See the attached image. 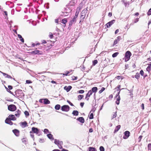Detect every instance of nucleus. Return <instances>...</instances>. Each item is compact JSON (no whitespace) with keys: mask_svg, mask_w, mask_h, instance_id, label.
Listing matches in <instances>:
<instances>
[{"mask_svg":"<svg viewBox=\"0 0 151 151\" xmlns=\"http://www.w3.org/2000/svg\"><path fill=\"white\" fill-rule=\"evenodd\" d=\"M87 10L85 9H84L82 11L80 18V19H81L80 22H81V21H83L84 19L86 17V14L87 13Z\"/></svg>","mask_w":151,"mask_h":151,"instance_id":"f257e3e1","label":"nucleus"},{"mask_svg":"<svg viewBox=\"0 0 151 151\" xmlns=\"http://www.w3.org/2000/svg\"><path fill=\"white\" fill-rule=\"evenodd\" d=\"M132 55L131 53L128 51L126 52L125 54V56L123 59H124L125 62L128 61L130 58V57Z\"/></svg>","mask_w":151,"mask_h":151,"instance_id":"f03ea898","label":"nucleus"},{"mask_svg":"<svg viewBox=\"0 0 151 151\" xmlns=\"http://www.w3.org/2000/svg\"><path fill=\"white\" fill-rule=\"evenodd\" d=\"M17 107L14 104H10L8 106V110L11 111H14L17 109Z\"/></svg>","mask_w":151,"mask_h":151,"instance_id":"7ed1b4c3","label":"nucleus"},{"mask_svg":"<svg viewBox=\"0 0 151 151\" xmlns=\"http://www.w3.org/2000/svg\"><path fill=\"white\" fill-rule=\"evenodd\" d=\"M54 143L57 145L59 148L60 149H62L63 147L62 145L63 144V142L62 141H60L59 140L57 139H55L54 140Z\"/></svg>","mask_w":151,"mask_h":151,"instance_id":"20e7f679","label":"nucleus"},{"mask_svg":"<svg viewBox=\"0 0 151 151\" xmlns=\"http://www.w3.org/2000/svg\"><path fill=\"white\" fill-rule=\"evenodd\" d=\"M62 13L63 14H67L71 12L72 10L69 7L64 8L63 10Z\"/></svg>","mask_w":151,"mask_h":151,"instance_id":"39448f33","label":"nucleus"},{"mask_svg":"<svg viewBox=\"0 0 151 151\" xmlns=\"http://www.w3.org/2000/svg\"><path fill=\"white\" fill-rule=\"evenodd\" d=\"M39 102L41 103H44L45 104H49L50 103V101L47 99H40Z\"/></svg>","mask_w":151,"mask_h":151,"instance_id":"423d86ee","label":"nucleus"},{"mask_svg":"<svg viewBox=\"0 0 151 151\" xmlns=\"http://www.w3.org/2000/svg\"><path fill=\"white\" fill-rule=\"evenodd\" d=\"M23 92L21 90H17L15 91V96L17 97H21L22 96Z\"/></svg>","mask_w":151,"mask_h":151,"instance_id":"0eeeda50","label":"nucleus"},{"mask_svg":"<svg viewBox=\"0 0 151 151\" xmlns=\"http://www.w3.org/2000/svg\"><path fill=\"white\" fill-rule=\"evenodd\" d=\"M61 109L63 111L67 112L69 110L70 107L67 105H64L61 107Z\"/></svg>","mask_w":151,"mask_h":151,"instance_id":"6e6552de","label":"nucleus"},{"mask_svg":"<svg viewBox=\"0 0 151 151\" xmlns=\"http://www.w3.org/2000/svg\"><path fill=\"white\" fill-rule=\"evenodd\" d=\"M39 129L35 127H32V131H30V133L32 134L33 133L38 134L39 133Z\"/></svg>","mask_w":151,"mask_h":151,"instance_id":"1a4fd4ad","label":"nucleus"},{"mask_svg":"<svg viewBox=\"0 0 151 151\" xmlns=\"http://www.w3.org/2000/svg\"><path fill=\"white\" fill-rule=\"evenodd\" d=\"M120 91L118 93V94L116 95V97H117L116 100V103L117 105H119V101L120 99V98L119 94L120 93Z\"/></svg>","mask_w":151,"mask_h":151,"instance_id":"9d476101","label":"nucleus"},{"mask_svg":"<svg viewBox=\"0 0 151 151\" xmlns=\"http://www.w3.org/2000/svg\"><path fill=\"white\" fill-rule=\"evenodd\" d=\"M20 125L22 128H25L28 126V124L27 122L24 121L21 122L20 123Z\"/></svg>","mask_w":151,"mask_h":151,"instance_id":"9b49d317","label":"nucleus"},{"mask_svg":"<svg viewBox=\"0 0 151 151\" xmlns=\"http://www.w3.org/2000/svg\"><path fill=\"white\" fill-rule=\"evenodd\" d=\"M60 22L62 24H63V27H65L66 26V23L68 22L67 19V18L63 19L61 20Z\"/></svg>","mask_w":151,"mask_h":151,"instance_id":"f8f14e48","label":"nucleus"},{"mask_svg":"<svg viewBox=\"0 0 151 151\" xmlns=\"http://www.w3.org/2000/svg\"><path fill=\"white\" fill-rule=\"evenodd\" d=\"M92 93L91 91V90L88 91V93L86 94L85 99L86 100L88 101L89 100V98L92 94Z\"/></svg>","mask_w":151,"mask_h":151,"instance_id":"ddd939ff","label":"nucleus"},{"mask_svg":"<svg viewBox=\"0 0 151 151\" xmlns=\"http://www.w3.org/2000/svg\"><path fill=\"white\" fill-rule=\"evenodd\" d=\"M31 53L32 54L35 55L38 54L41 55L42 54V52L37 50H35L34 51H32V52Z\"/></svg>","mask_w":151,"mask_h":151,"instance_id":"4468645a","label":"nucleus"},{"mask_svg":"<svg viewBox=\"0 0 151 151\" xmlns=\"http://www.w3.org/2000/svg\"><path fill=\"white\" fill-rule=\"evenodd\" d=\"M115 21V20H113L107 23L106 24V26L107 27L109 28L114 23Z\"/></svg>","mask_w":151,"mask_h":151,"instance_id":"2eb2a0df","label":"nucleus"},{"mask_svg":"<svg viewBox=\"0 0 151 151\" xmlns=\"http://www.w3.org/2000/svg\"><path fill=\"white\" fill-rule=\"evenodd\" d=\"M11 120L8 118H7L5 120V123L12 125L13 124V123L11 121Z\"/></svg>","mask_w":151,"mask_h":151,"instance_id":"dca6fc26","label":"nucleus"},{"mask_svg":"<svg viewBox=\"0 0 151 151\" xmlns=\"http://www.w3.org/2000/svg\"><path fill=\"white\" fill-rule=\"evenodd\" d=\"M121 39V37L120 36H119L116 39L114 42V44H113V46L116 45L119 42V41Z\"/></svg>","mask_w":151,"mask_h":151,"instance_id":"f3484780","label":"nucleus"},{"mask_svg":"<svg viewBox=\"0 0 151 151\" xmlns=\"http://www.w3.org/2000/svg\"><path fill=\"white\" fill-rule=\"evenodd\" d=\"M12 132L17 137H18L19 135V131L17 129H14L12 130Z\"/></svg>","mask_w":151,"mask_h":151,"instance_id":"a211bd4d","label":"nucleus"},{"mask_svg":"<svg viewBox=\"0 0 151 151\" xmlns=\"http://www.w3.org/2000/svg\"><path fill=\"white\" fill-rule=\"evenodd\" d=\"M124 135L123 138L124 139H127L129 136L130 132L128 131H126L124 132Z\"/></svg>","mask_w":151,"mask_h":151,"instance_id":"6ab92c4d","label":"nucleus"},{"mask_svg":"<svg viewBox=\"0 0 151 151\" xmlns=\"http://www.w3.org/2000/svg\"><path fill=\"white\" fill-rule=\"evenodd\" d=\"M8 118L13 121H15L17 119V118L15 116V115L13 114H10L8 116Z\"/></svg>","mask_w":151,"mask_h":151,"instance_id":"aec40b11","label":"nucleus"},{"mask_svg":"<svg viewBox=\"0 0 151 151\" xmlns=\"http://www.w3.org/2000/svg\"><path fill=\"white\" fill-rule=\"evenodd\" d=\"M95 111L94 110H93V109L91 110L90 112V114L89 116V119H92L93 118V113H94Z\"/></svg>","mask_w":151,"mask_h":151,"instance_id":"412c9836","label":"nucleus"},{"mask_svg":"<svg viewBox=\"0 0 151 151\" xmlns=\"http://www.w3.org/2000/svg\"><path fill=\"white\" fill-rule=\"evenodd\" d=\"M77 18L74 17L69 22V26H71L73 23H76Z\"/></svg>","mask_w":151,"mask_h":151,"instance_id":"4be33fe9","label":"nucleus"},{"mask_svg":"<svg viewBox=\"0 0 151 151\" xmlns=\"http://www.w3.org/2000/svg\"><path fill=\"white\" fill-rule=\"evenodd\" d=\"M21 114V111L19 109H18L15 112V116L19 118V117L20 115Z\"/></svg>","mask_w":151,"mask_h":151,"instance_id":"5701e85b","label":"nucleus"},{"mask_svg":"<svg viewBox=\"0 0 151 151\" xmlns=\"http://www.w3.org/2000/svg\"><path fill=\"white\" fill-rule=\"evenodd\" d=\"M77 120L82 123H83L85 122V119L82 117H79L77 119Z\"/></svg>","mask_w":151,"mask_h":151,"instance_id":"b1692460","label":"nucleus"},{"mask_svg":"<svg viewBox=\"0 0 151 151\" xmlns=\"http://www.w3.org/2000/svg\"><path fill=\"white\" fill-rule=\"evenodd\" d=\"M71 88L72 87L71 86H65L64 88V89L67 92L69 91Z\"/></svg>","mask_w":151,"mask_h":151,"instance_id":"393cba45","label":"nucleus"},{"mask_svg":"<svg viewBox=\"0 0 151 151\" xmlns=\"http://www.w3.org/2000/svg\"><path fill=\"white\" fill-rule=\"evenodd\" d=\"M98 90V88L97 87H94L92 88L91 89V92L94 93H96L97 91Z\"/></svg>","mask_w":151,"mask_h":151,"instance_id":"a878e982","label":"nucleus"},{"mask_svg":"<svg viewBox=\"0 0 151 151\" xmlns=\"http://www.w3.org/2000/svg\"><path fill=\"white\" fill-rule=\"evenodd\" d=\"M121 127V125H118L115 128V130H114V133H116L117 132L120 128Z\"/></svg>","mask_w":151,"mask_h":151,"instance_id":"bb28decb","label":"nucleus"},{"mask_svg":"<svg viewBox=\"0 0 151 151\" xmlns=\"http://www.w3.org/2000/svg\"><path fill=\"white\" fill-rule=\"evenodd\" d=\"M69 6H74L75 5V3L74 0H71L69 3Z\"/></svg>","mask_w":151,"mask_h":151,"instance_id":"cd10ccee","label":"nucleus"},{"mask_svg":"<svg viewBox=\"0 0 151 151\" xmlns=\"http://www.w3.org/2000/svg\"><path fill=\"white\" fill-rule=\"evenodd\" d=\"M18 38L20 39V41L23 43H24V39L22 37V36L19 34H18Z\"/></svg>","mask_w":151,"mask_h":151,"instance_id":"c85d7f7f","label":"nucleus"},{"mask_svg":"<svg viewBox=\"0 0 151 151\" xmlns=\"http://www.w3.org/2000/svg\"><path fill=\"white\" fill-rule=\"evenodd\" d=\"M88 149V151H96V148L92 147H89Z\"/></svg>","mask_w":151,"mask_h":151,"instance_id":"c756f323","label":"nucleus"},{"mask_svg":"<svg viewBox=\"0 0 151 151\" xmlns=\"http://www.w3.org/2000/svg\"><path fill=\"white\" fill-rule=\"evenodd\" d=\"M78 112L77 110H74L73 111L72 114L75 116H78Z\"/></svg>","mask_w":151,"mask_h":151,"instance_id":"7c9ffc66","label":"nucleus"},{"mask_svg":"<svg viewBox=\"0 0 151 151\" xmlns=\"http://www.w3.org/2000/svg\"><path fill=\"white\" fill-rule=\"evenodd\" d=\"M8 89H9V90H8L7 92H9V93H12V92H11V91H10V90L12 89L13 88L12 86H10V85L8 86Z\"/></svg>","mask_w":151,"mask_h":151,"instance_id":"2f4dec72","label":"nucleus"},{"mask_svg":"<svg viewBox=\"0 0 151 151\" xmlns=\"http://www.w3.org/2000/svg\"><path fill=\"white\" fill-rule=\"evenodd\" d=\"M124 77H123L122 76H117L115 78H116V79L118 80H122V79H124Z\"/></svg>","mask_w":151,"mask_h":151,"instance_id":"473e14b6","label":"nucleus"},{"mask_svg":"<svg viewBox=\"0 0 151 151\" xmlns=\"http://www.w3.org/2000/svg\"><path fill=\"white\" fill-rule=\"evenodd\" d=\"M60 108V106L59 104H57L55 106V108L56 110H58Z\"/></svg>","mask_w":151,"mask_h":151,"instance_id":"72a5a7b5","label":"nucleus"},{"mask_svg":"<svg viewBox=\"0 0 151 151\" xmlns=\"http://www.w3.org/2000/svg\"><path fill=\"white\" fill-rule=\"evenodd\" d=\"M117 116L116 112H115L113 113L112 114V119H113L116 117Z\"/></svg>","mask_w":151,"mask_h":151,"instance_id":"f704fd0d","label":"nucleus"},{"mask_svg":"<svg viewBox=\"0 0 151 151\" xmlns=\"http://www.w3.org/2000/svg\"><path fill=\"white\" fill-rule=\"evenodd\" d=\"M148 66L147 67V70H151V63L148 64Z\"/></svg>","mask_w":151,"mask_h":151,"instance_id":"c9c22d12","label":"nucleus"},{"mask_svg":"<svg viewBox=\"0 0 151 151\" xmlns=\"http://www.w3.org/2000/svg\"><path fill=\"white\" fill-rule=\"evenodd\" d=\"M98 61L97 60H95L93 61V66L95 65L96 64L98 63Z\"/></svg>","mask_w":151,"mask_h":151,"instance_id":"e433bc0d","label":"nucleus"},{"mask_svg":"<svg viewBox=\"0 0 151 151\" xmlns=\"http://www.w3.org/2000/svg\"><path fill=\"white\" fill-rule=\"evenodd\" d=\"M47 136L48 138L50 139H53V135L51 134H49L47 135Z\"/></svg>","mask_w":151,"mask_h":151,"instance_id":"4c0bfd02","label":"nucleus"},{"mask_svg":"<svg viewBox=\"0 0 151 151\" xmlns=\"http://www.w3.org/2000/svg\"><path fill=\"white\" fill-rule=\"evenodd\" d=\"M105 88L104 87H102L100 90L99 91V93L100 94L101 93L105 90Z\"/></svg>","mask_w":151,"mask_h":151,"instance_id":"58836bf2","label":"nucleus"},{"mask_svg":"<svg viewBox=\"0 0 151 151\" xmlns=\"http://www.w3.org/2000/svg\"><path fill=\"white\" fill-rule=\"evenodd\" d=\"M139 74L138 73H136L135 76V77L137 79H138L139 78Z\"/></svg>","mask_w":151,"mask_h":151,"instance_id":"ea45409f","label":"nucleus"},{"mask_svg":"<svg viewBox=\"0 0 151 151\" xmlns=\"http://www.w3.org/2000/svg\"><path fill=\"white\" fill-rule=\"evenodd\" d=\"M119 54V53L118 52H115L112 55V56L113 58H115Z\"/></svg>","mask_w":151,"mask_h":151,"instance_id":"a19ab883","label":"nucleus"},{"mask_svg":"<svg viewBox=\"0 0 151 151\" xmlns=\"http://www.w3.org/2000/svg\"><path fill=\"white\" fill-rule=\"evenodd\" d=\"M83 95H79L78 96V100L81 99L83 97Z\"/></svg>","mask_w":151,"mask_h":151,"instance_id":"79ce46f5","label":"nucleus"},{"mask_svg":"<svg viewBox=\"0 0 151 151\" xmlns=\"http://www.w3.org/2000/svg\"><path fill=\"white\" fill-rule=\"evenodd\" d=\"M79 12V11L78 12L76 11L75 13V16H74V17L77 18Z\"/></svg>","mask_w":151,"mask_h":151,"instance_id":"37998d69","label":"nucleus"},{"mask_svg":"<svg viewBox=\"0 0 151 151\" xmlns=\"http://www.w3.org/2000/svg\"><path fill=\"white\" fill-rule=\"evenodd\" d=\"M140 17L134 19V23H136L139 21V19Z\"/></svg>","mask_w":151,"mask_h":151,"instance_id":"c03bdc74","label":"nucleus"},{"mask_svg":"<svg viewBox=\"0 0 151 151\" xmlns=\"http://www.w3.org/2000/svg\"><path fill=\"white\" fill-rule=\"evenodd\" d=\"M24 114L26 116H28L29 115V113L27 111H25L24 112Z\"/></svg>","mask_w":151,"mask_h":151,"instance_id":"a18cd8bd","label":"nucleus"},{"mask_svg":"<svg viewBox=\"0 0 151 151\" xmlns=\"http://www.w3.org/2000/svg\"><path fill=\"white\" fill-rule=\"evenodd\" d=\"M148 148L149 150H151V143H149L148 145Z\"/></svg>","mask_w":151,"mask_h":151,"instance_id":"49530a36","label":"nucleus"},{"mask_svg":"<svg viewBox=\"0 0 151 151\" xmlns=\"http://www.w3.org/2000/svg\"><path fill=\"white\" fill-rule=\"evenodd\" d=\"M99 149L101 151H104V148L103 146H101L100 147Z\"/></svg>","mask_w":151,"mask_h":151,"instance_id":"de8ad7c7","label":"nucleus"},{"mask_svg":"<svg viewBox=\"0 0 151 151\" xmlns=\"http://www.w3.org/2000/svg\"><path fill=\"white\" fill-rule=\"evenodd\" d=\"M44 132L46 134H47L49 132L48 130L46 129H44Z\"/></svg>","mask_w":151,"mask_h":151,"instance_id":"09e8293b","label":"nucleus"},{"mask_svg":"<svg viewBox=\"0 0 151 151\" xmlns=\"http://www.w3.org/2000/svg\"><path fill=\"white\" fill-rule=\"evenodd\" d=\"M78 92L79 93H83L84 92V91L83 90H80Z\"/></svg>","mask_w":151,"mask_h":151,"instance_id":"8fccbe9b","label":"nucleus"},{"mask_svg":"<svg viewBox=\"0 0 151 151\" xmlns=\"http://www.w3.org/2000/svg\"><path fill=\"white\" fill-rule=\"evenodd\" d=\"M40 44L39 43H37L36 44H35V43H32V44L31 46L32 47H34L35 46V45H39Z\"/></svg>","mask_w":151,"mask_h":151,"instance_id":"3c124183","label":"nucleus"},{"mask_svg":"<svg viewBox=\"0 0 151 151\" xmlns=\"http://www.w3.org/2000/svg\"><path fill=\"white\" fill-rule=\"evenodd\" d=\"M32 81L30 80H27L26 81V83H27L29 84L32 83Z\"/></svg>","mask_w":151,"mask_h":151,"instance_id":"603ef678","label":"nucleus"},{"mask_svg":"<svg viewBox=\"0 0 151 151\" xmlns=\"http://www.w3.org/2000/svg\"><path fill=\"white\" fill-rule=\"evenodd\" d=\"M147 15H151V8L149 10L148 12Z\"/></svg>","mask_w":151,"mask_h":151,"instance_id":"864d4df0","label":"nucleus"},{"mask_svg":"<svg viewBox=\"0 0 151 151\" xmlns=\"http://www.w3.org/2000/svg\"><path fill=\"white\" fill-rule=\"evenodd\" d=\"M22 142L24 143H25L27 141V140L24 138H23L22 139Z\"/></svg>","mask_w":151,"mask_h":151,"instance_id":"5fc2aeb1","label":"nucleus"},{"mask_svg":"<svg viewBox=\"0 0 151 151\" xmlns=\"http://www.w3.org/2000/svg\"><path fill=\"white\" fill-rule=\"evenodd\" d=\"M81 9V6H78L77 8L76 11H77L78 12L79 11V12Z\"/></svg>","mask_w":151,"mask_h":151,"instance_id":"6e6d98bb","label":"nucleus"},{"mask_svg":"<svg viewBox=\"0 0 151 151\" xmlns=\"http://www.w3.org/2000/svg\"><path fill=\"white\" fill-rule=\"evenodd\" d=\"M6 78H12V77L8 75V74H7L6 75Z\"/></svg>","mask_w":151,"mask_h":151,"instance_id":"4d7b16f0","label":"nucleus"},{"mask_svg":"<svg viewBox=\"0 0 151 151\" xmlns=\"http://www.w3.org/2000/svg\"><path fill=\"white\" fill-rule=\"evenodd\" d=\"M121 88V85H118V86H117V88H118V89H117V91H120V88Z\"/></svg>","mask_w":151,"mask_h":151,"instance_id":"13d9d810","label":"nucleus"},{"mask_svg":"<svg viewBox=\"0 0 151 151\" xmlns=\"http://www.w3.org/2000/svg\"><path fill=\"white\" fill-rule=\"evenodd\" d=\"M67 102L71 106H74V105L73 104L71 103L70 101L68 100L67 101Z\"/></svg>","mask_w":151,"mask_h":151,"instance_id":"bf43d9fd","label":"nucleus"},{"mask_svg":"<svg viewBox=\"0 0 151 151\" xmlns=\"http://www.w3.org/2000/svg\"><path fill=\"white\" fill-rule=\"evenodd\" d=\"M113 96L112 94L110 95L109 97V98L110 99H111L113 98Z\"/></svg>","mask_w":151,"mask_h":151,"instance_id":"052dcab7","label":"nucleus"},{"mask_svg":"<svg viewBox=\"0 0 151 151\" xmlns=\"http://www.w3.org/2000/svg\"><path fill=\"white\" fill-rule=\"evenodd\" d=\"M140 74L143 76V74H144V72H143V71L142 70H141L140 71Z\"/></svg>","mask_w":151,"mask_h":151,"instance_id":"680f3d73","label":"nucleus"},{"mask_svg":"<svg viewBox=\"0 0 151 151\" xmlns=\"http://www.w3.org/2000/svg\"><path fill=\"white\" fill-rule=\"evenodd\" d=\"M72 78L73 80H76L77 79V77L73 76Z\"/></svg>","mask_w":151,"mask_h":151,"instance_id":"e2e57ef3","label":"nucleus"},{"mask_svg":"<svg viewBox=\"0 0 151 151\" xmlns=\"http://www.w3.org/2000/svg\"><path fill=\"white\" fill-rule=\"evenodd\" d=\"M141 107L142 109V110H144V104H142L141 105Z\"/></svg>","mask_w":151,"mask_h":151,"instance_id":"0e129e2a","label":"nucleus"},{"mask_svg":"<svg viewBox=\"0 0 151 151\" xmlns=\"http://www.w3.org/2000/svg\"><path fill=\"white\" fill-rule=\"evenodd\" d=\"M84 104V102H81L80 103V105L82 107H83V105Z\"/></svg>","mask_w":151,"mask_h":151,"instance_id":"69168bd1","label":"nucleus"},{"mask_svg":"<svg viewBox=\"0 0 151 151\" xmlns=\"http://www.w3.org/2000/svg\"><path fill=\"white\" fill-rule=\"evenodd\" d=\"M49 37H50V38L52 39L53 38V35L52 34H50L49 35Z\"/></svg>","mask_w":151,"mask_h":151,"instance_id":"338daca9","label":"nucleus"},{"mask_svg":"<svg viewBox=\"0 0 151 151\" xmlns=\"http://www.w3.org/2000/svg\"><path fill=\"white\" fill-rule=\"evenodd\" d=\"M55 22L56 23L58 24V22H59L58 19H55Z\"/></svg>","mask_w":151,"mask_h":151,"instance_id":"774afa93","label":"nucleus"}]
</instances>
